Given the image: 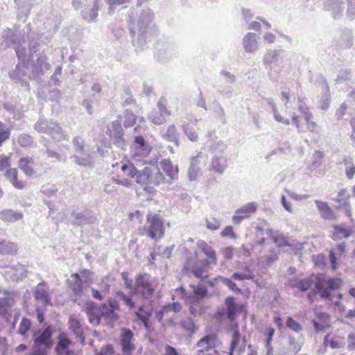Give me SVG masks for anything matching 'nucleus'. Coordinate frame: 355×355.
<instances>
[{
    "instance_id": "obj_14",
    "label": "nucleus",
    "mask_w": 355,
    "mask_h": 355,
    "mask_svg": "<svg viewBox=\"0 0 355 355\" xmlns=\"http://www.w3.org/2000/svg\"><path fill=\"white\" fill-rule=\"evenodd\" d=\"M334 42L337 49H350L353 45V35L352 31L347 28L340 30L335 35Z\"/></svg>"
},
{
    "instance_id": "obj_12",
    "label": "nucleus",
    "mask_w": 355,
    "mask_h": 355,
    "mask_svg": "<svg viewBox=\"0 0 355 355\" xmlns=\"http://www.w3.org/2000/svg\"><path fill=\"white\" fill-rule=\"evenodd\" d=\"M101 315L108 322H112L119 318L117 311L119 310V303L115 299L110 298L107 302L103 303L101 306Z\"/></svg>"
},
{
    "instance_id": "obj_19",
    "label": "nucleus",
    "mask_w": 355,
    "mask_h": 355,
    "mask_svg": "<svg viewBox=\"0 0 355 355\" xmlns=\"http://www.w3.org/2000/svg\"><path fill=\"white\" fill-rule=\"evenodd\" d=\"M259 37L254 33H248L242 40V45L247 53L254 54L259 49Z\"/></svg>"
},
{
    "instance_id": "obj_43",
    "label": "nucleus",
    "mask_w": 355,
    "mask_h": 355,
    "mask_svg": "<svg viewBox=\"0 0 355 355\" xmlns=\"http://www.w3.org/2000/svg\"><path fill=\"white\" fill-rule=\"evenodd\" d=\"M182 129L186 137L192 142L198 141V135L195 128L189 123L184 122L181 125Z\"/></svg>"
},
{
    "instance_id": "obj_3",
    "label": "nucleus",
    "mask_w": 355,
    "mask_h": 355,
    "mask_svg": "<svg viewBox=\"0 0 355 355\" xmlns=\"http://www.w3.org/2000/svg\"><path fill=\"white\" fill-rule=\"evenodd\" d=\"M343 284L342 279L332 277L327 279L325 274L318 273L315 277V288L323 299L331 300V291L339 289Z\"/></svg>"
},
{
    "instance_id": "obj_51",
    "label": "nucleus",
    "mask_w": 355,
    "mask_h": 355,
    "mask_svg": "<svg viewBox=\"0 0 355 355\" xmlns=\"http://www.w3.org/2000/svg\"><path fill=\"white\" fill-rule=\"evenodd\" d=\"M240 339H241V335H240L239 331L238 329V327H236V328L234 331V333L232 335V339L230 346L229 355H233L234 349L236 348V347L238 346V345L240 342Z\"/></svg>"
},
{
    "instance_id": "obj_11",
    "label": "nucleus",
    "mask_w": 355,
    "mask_h": 355,
    "mask_svg": "<svg viewBox=\"0 0 355 355\" xmlns=\"http://www.w3.org/2000/svg\"><path fill=\"white\" fill-rule=\"evenodd\" d=\"M71 340L67 333L60 331L57 336V343L54 348L55 355H77L76 352L70 349Z\"/></svg>"
},
{
    "instance_id": "obj_10",
    "label": "nucleus",
    "mask_w": 355,
    "mask_h": 355,
    "mask_svg": "<svg viewBox=\"0 0 355 355\" xmlns=\"http://www.w3.org/2000/svg\"><path fill=\"white\" fill-rule=\"evenodd\" d=\"M112 144L118 148L125 150L128 143L123 138L124 131L121 127V123L116 120L112 123L111 128L107 130Z\"/></svg>"
},
{
    "instance_id": "obj_33",
    "label": "nucleus",
    "mask_w": 355,
    "mask_h": 355,
    "mask_svg": "<svg viewBox=\"0 0 355 355\" xmlns=\"http://www.w3.org/2000/svg\"><path fill=\"white\" fill-rule=\"evenodd\" d=\"M227 166V159L223 155H214L211 162V169L219 174H222Z\"/></svg>"
},
{
    "instance_id": "obj_28",
    "label": "nucleus",
    "mask_w": 355,
    "mask_h": 355,
    "mask_svg": "<svg viewBox=\"0 0 355 355\" xmlns=\"http://www.w3.org/2000/svg\"><path fill=\"white\" fill-rule=\"evenodd\" d=\"M313 279L311 277L303 279L291 278L289 279V285L292 288H297L302 292H306L313 284Z\"/></svg>"
},
{
    "instance_id": "obj_25",
    "label": "nucleus",
    "mask_w": 355,
    "mask_h": 355,
    "mask_svg": "<svg viewBox=\"0 0 355 355\" xmlns=\"http://www.w3.org/2000/svg\"><path fill=\"white\" fill-rule=\"evenodd\" d=\"M218 336L216 334H207L201 338L196 344V346L202 348L209 352L211 349H215L217 347Z\"/></svg>"
},
{
    "instance_id": "obj_49",
    "label": "nucleus",
    "mask_w": 355,
    "mask_h": 355,
    "mask_svg": "<svg viewBox=\"0 0 355 355\" xmlns=\"http://www.w3.org/2000/svg\"><path fill=\"white\" fill-rule=\"evenodd\" d=\"M180 324L183 329L189 331L191 334L195 333L196 331V327L191 318L183 319L180 321Z\"/></svg>"
},
{
    "instance_id": "obj_1",
    "label": "nucleus",
    "mask_w": 355,
    "mask_h": 355,
    "mask_svg": "<svg viewBox=\"0 0 355 355\" xmlns=\"http://www.w3.org/2000/svg\"><path fill=\"white\" fill-rule=\"evenodd\" d=\"M154 17L153 12L149 8L141 10L137 26H130V31L132 37V44L141 46L146 43L150 35V24Z\"/></svg>"
},
{
    "instance_id": "obj_59",
    "label": "nucleus",
    "mask_w": 355,
    "mask_h": 355,
    "mask_svg": "<svg viewBox=\"0 0 355 355\" xmlns=\"http://www.w3.org/2000/svg\"><path fill=\"white\" fill-rule=\"evenodd\" d=\"M299 104H298V110L300 113L303 115L305 120H308L309 119H312V114L309 112V109L302 100L298 97Z\"/></svg>"
},
{
    "instance_id": "obj_64",
    "label": "nucleus",
    "mask_w": 355,
    "mask_h": 355,
    "mask_svg": "<svg viewBox=\"0 0 355 355\" xmlns=\"http://www.w3.org/2000/svg\"><path fill=\"white\" fill-rule=\"evenodd\" d=\"M352 76V72L350 69H343L339 71L336 81L341 83L349 80Z\"/></svg>"
},
{
    "instance_id": "obj_30",
    "label": "nucleus",
    "mask_w": 355,
    "mask_h": 355,
    "mask_svg": "<svg viewBox=\"0 0 355 355\" xmlns=\"http://www.w3.org/2000/svg\"><path fill=\"white\" fill-rule=\"evenodd\" d=\"M201 153H198L196 156L190 158V164L188 170V178L190 181H194L197 179L200 168V157Z\"/></svg>"
},
{
    "instance_id": "obj_47",
    "label": "nucleus",
    "mask_w": 355,
    "mask_h": 355,
    "mask_svg": "<svg viewBox=\"0 0 355 355\" xmlns=\"http://www.w3.org/2000/svg\"><path fill=\"white\" fill-rule=\"evenodd\" d=\"M226 145L221 141H214L209 148V151L216 155H222L226 150Z\"/></svg>"
},
{
    "instance_id": "obj_7",
    "label": "nucleus",
    "mask_w": 355,
    "mask_h": 355,
    "mask_svg": "<svg viewBox=\"0 0 355 355\" xmlns=\"http://www.w3.org/2000/svg\"><path fill=\"white\" fill-rule=\"evenodd\" d=\"M155 292L149 280V275L146 273L139 274L135 279V283L133 287V293L141 297L149 300Z\"/></svg>"
},
{
    "instance_id": "obj_34",
    "label": "nucleus",
    "mask_w": 355,
    "mask_h": 355,
    "mask_svg": "<svg viewBox=\"0 0 355 355\" xmlns=\"http://www.w3.org/2000/svg\"><path fill=\"white\" fill-rule=\"evenodd\" d=\"M5 176L12 185L18 189H22L25 187L26 183L22 180L17 179V168H9L5 173Z\"/></svg>"
},
{
    "instance_id": "obj_56",
    "label": "nucleus",
    "mask_w": 355,
    "mask_h": 355,
    "mask_svg": "<svg viewBox=\"0 0 355 355\" xmlns=\"http://www.w3.org/2000/svg\"><path fill=\"white\" fill-rule=\"evenodd\" d=\"M272 240L274 243L279 248H284L286 247H291V244L287 238L283 235L273 236Z\"/></svg>"
},
{
    "instance_id": "obj_63",
    "label": "nucleus",
    "mask_w": 355,
    "mask_h": 355,
    "mask_svg": "<svg viewBox=\"0 0 355 355\" xmlns=\"http://www.w3.org/2000/svg\"><path fill=\"white\" fill-rule=\"evenodd\" d=\"M347 8L346 10L347 17L352 20L355 17V0H346Z\"/></svg>"
},
{
    "instance_id": "obj_45",
    "label": "nucleus",
    "mask_w": 355,
    "mask_h": 355,
    "mask_svg": "<svg viewBox=\"0 0 355 355\" xmlns=\"http://www.w3.org/2000/svg\"><path fill=\"white\" fill-rule=\"evenodd\" d=\"M75 280L71 284V288L74 294L77 296H80L83 291V281L78 273L73 275Z\"/></svg>"
},
{
    "instance_id": "obj_15",
    "label": "nucleus",
    "mask_w": 355,
    "mask_h": 355,
    "mask_svg": "<svg viewBox=\"0 0 355 355\" xmlns=\"http://www.w3.org/2000/svg\"><path fill=\"white\" fill-rule=\"evenodd\" d=\"M226 306V318L230 321L235 320L237 313H242L245 311V305L243 303L237 304L236 298L232 296H228L225 300Z\"/></svg>"
},
{
    "instance_id": "obj_26",
    "label": "nucleus",
    "mask_w": 355,
    "mask_h": 355,
    "mask_svg": "<svg viewBox=\"0 0 355 355\" xmlns=\"http://www.w3.org/2000/svg\"><path fill=\"white\" fill-rule=\"evenodd\" d=\"M6 273L12 281H19L26 277L27 270L24 265L17 263L8 267Z\"/></svg>"
},
{
    "instance_id": "obj_24",
    "label": "nucleus",
    "mask_w": 355,
    "mask_h": 355,
    "mask_svg": "<svg viewBox=\"0 0 355 355\" xmlns=\"http://www.w3.org/2000/svg\"><path fill=\"white\" fill-rule=\"evenodd\" d=\"M45 287L46 283L44 282L38 284L33 291V296L36 300L41 302L43 305H51V297Z\"/></svg>"
},
{
    "instance_id": "obj_17",
    "label": "nucleus",
    "mask_w": 355,
    "mask_h": 355,
    "mask_svg": "<svg viewBox=\"0 0 355 355\" xmlns=\"http://www.w3.org/2000/svg\"><path fill=\"white\" fill-rule=\"evenodd\" d=\"M71 216L74 218L73 224L78 226L92 225L94 224L96 220L95 214L89 209H85L81 212L73 211L71 213Z\"/></svg>"
},
{
    "instance_id": "obj_37",
    "label": "nucleus",
    "mask_w": 355,
    "mask_h": 355,
    "mask_svg": "<svg viewBox=\"0 0 355 355\" xmlns=\"http://www.w3.org/2000/svg\"><path fill=\"white\" fill-rule=\"evenodd\" d=\"M151 179L150 182V187H146L145 189L146 191L148 192H151L153 189V185H159L162 182H164V175L162 173L160 172L159 168L154 167L151 168Z\"/></svg>"
},
{
    "instance_id": "obj_4",
    "label": "nucleus",
    "mask_w": 355,
    "mask_h": 355,
    "mask_svg": "<svg viewBox=\"0 0 355 355\" xmlns=\"http://www.w3.org/2000/svg\"><path fill=\"white\" fill-rule=\"evenodd\" d=\"M146 223L148 224L139 230L140 234H147L148 237L155 241L163 236L164 227L163 220L159 214H148Z\"/></svg>"
},
{
    "instance_id": "obj_5",
    "label": "nucleus",
    "mask_w": 355,
    "mask_h": 355,
    "mask_svg": "<svg viewBox=\"0 0 355 355\" xmlns=\"http://www.w3.org/2000/svg\"><path fill=\"white\" fill-rule=\"evenodd\" d=\"M34 129L40 132L49 135L52 139L60 141L65 139L64 135L59 125L44 116H40L34 125Z\"/></svg>"
},
{
    "instance_id": "obj_57",
    "label": "nucleus",
    "mask_w": 355,
    "mask_h": 355,
    "mask_svg": "<svg viewBox=\"0 0 355 355\" xmlns=\"http://www.w3.org/2000/svg\"><path fill=\"white\" fill-rule=\"evenodd\" d=\"M290 351L295 354L298 353L302 349V345L298 343L295 336L289 335L288 337Z\"/></svg>"
},
{
    "instance_id": "obj_60",
    "label": "nucleus",
    "mask_w": 355,
    "mask_h": 355,
    "mask_svg": "<svg viewBox=\"0 0 355 355\" xmlns=\"http://www.w3.org/2000/svg\"><path fill=\"white\" fill-rule=\"evenodd\" d=\"M286 326L291 330L295 332H300L302 330V325L296 320H295L292 317H287Z\"/></svg>"
},
{
    "instance_id": "obj_42",
    "label": "nucleus",
    "mask_w": 355,
    "mask_h": 355,
    "mask_svg": "<svg viewBox=\"0 0 355 355\" xmlns=\"http://www.w3.org/2000/svg\"><path fill=\"white\" fill-rule=\"evenodd\" d=\"M282 53V50H268L263 57L264 64L271 65L277 62Z\"/></svg>"
},
{
    "instance_id": "obj_62",
    "label": "nucleus",
    "mask_w": 355,
    "mask_h": 355,
    "mask_svg": "<svg viewBox=\"0 0 355 355\" xmlns=\"http://www.w3.org/2000/svg\"><path fill=\"white\" fill-rule=\"evenodd\" d=\"M10 135V129L3 123L0 121V146L9 138Z\"/></svg>"
},
{
    "instance_id": "obj_20",
    "label": "nucleus",
    "mask_w": 355,
    "mask_h": 355,
    "mask_svg": "<svg viewBox=\"0 0 355 355\" xmlns=\"http://www.w3.org/2000/svg\"><path fill=\"white\" fill-rule=\"evenodd\" d=\"M316 79L321 85V87L323 90V94L322 95L319 103V107L322 110H327L329 108L331 102L329 84L324 77L322 75H318Z\"/></svg>"
},
{
    "instance_id": "obj_23",
    "label": "nucleus",
    "mask_w": 355,
    "mask_h": 355,
    "mask_svg": "<svg viewBox=\"0 0 355 355\" xmlns=\"http://www.w3.org/2000/svg\"><path fill=\"white\" fill-rule=\"evenodd\" d=\"M89 322L94 325H98L101 322V309L94 302H87L84 308Z\"/></svg>"
},
{
    "instance_id": "obj_52",
    "label": "nucleus",
    "mask_w": 355,
    "mask_h": 355,
    "mask_svg": "<svg viewBox=\"0 0 355 355\" xmlns=\"http://www.w3.org/2000/svg\"><path fill=\"white\" fill-rule=\"evenodd\" d=\"M166 117L158 111H152L149 115V119L155 125H162L166 121Z\"/></svg>"
},
{
    "instance_id": "obj_22",
    "label": "nucleus",
    "mask_w": 355,
    "mask_h": 355,
    "mask_svg": "<svg viewBox=\"0 0 355 355\" xmlns=\"http://www.w3.org/2000/svg\"><path fill=\"white\" fill-rule=\"evenodd\" d=\"M2 38L5 42L6 47H16L18 44H21L25 42L24 36L17 35L12 29L6 28L3 31Z\"/></svg>"
},
{
    "instance_id": "obj_36",
    "label": "nucleus",
    "mask_w": 355,
    "mask_h": 355,
    "mask_svg": "<svg viewBox=\"0 0 355 355\" xmlns=\"http://www.w3.org/2000/svg\"><path fill=\"white\" fill-rule=\"evenodd\" d=\"M151 168L144 167L141 171L137 170V175H135V180L137 184L150 187V182L151 179Z\"/></svg>"
},
{
    "instance_id": "obj_53",
    "label": "nucleus",
    "mask_w": 355,
    "mask_h": 355,
    "mask_svg": "<svg viewBox=\"0 0 355 355\" xmlns=\"http://www.w3.org/2000/svg\"><path fill=\"white\" fill-rule=\"evenodd\" d=\"M31 327V322L27 318H23L18 329V333L23 336H25Z\"/></svg>"
},
{
    "instance_id": "obj_29",
    "label": "nucleus",
    "mask_w": 355,
    "mask_h": 355,
    "mask_svg": "<svg viewBox=\"0 0 355 355\" xmlns=\"http://www.w3.org/2000/svg\"><path fill=\"white\" fill-rule=\"evenodd\" d=\"M69 327L70 330L75 335L76 338L82 344H84L85 341V337L80 322L76 318L71 317L69 320Z\"/></svg>"
},
{
    "instance_id": "obj_44",
    "label": "nucleus",
    "mask_w": 355,
    "mask_h": 355,
    "mask_svg": "<svg viewBox=\"0 0 355 355\" xmlns=\"http://www.w3.org/2000/svg\"><path fill=\"white\" fill-rule=\"evenodd\" d=\"M343 164L345 166L346 177L349 180L353 179L355 175V165L353 162L352 158L349 156H346L343 159Z\"/></svg>"
},
{
    "instance_id": "obj_54",
    "label": "nucleus",
    "mask_w": 355,
    "mask_h": 355,
    "mask_svg": "<svg viewBox=\"0 0 355 355\" xmlns=\"http://www.w3.org/2000/svg\"><path fill=\"white\" fill-rule=\"evenodd\" d=\"M17 142L21 147L26 148L33 145V139L29 135L22 134L18 137Z\"/></svg>"
},
{
    "instance_id": "obj_9",
    "label": "nucleus",
    "mask_w": 355,
    "mask_h": 355,
    "mask_svg": "<svg viewBox=\"0 0 355 355\" xmlns=\"http://www.w3.org/2000/svg\"><path fill=\"white\" fill-rule=\"evenodd\" d=\"M155 56L159 61H168L175 58L178 54V49L175 44L171 41H159L155 46Z\"/></svg>"
},
{
    "instance_id": "obj_55",
    "label": "nucleus",
    "mask_w": 355,
    "mask_h": 355,
    "mask_svg": "<svg viewBox=\"0 0 355 355\" xmlns=\"http://www.w3.org/2000/svg\"><path fill=\"white\" fill-rule=\"evenodd\" d=\"M166 104V100L164 98H160L157 103V106L159 114L168 117L171 115V112L168 110Z\"/></svg>"
},
{
    "instance_id": "obj_58",
    "label": "nucleus",
    "mask_w": 355,
    "mask_h": 355,
    "mask_svg": "<svg viewBox=\"0 0 355 355\" xmlns=\"http://www.w3.org/2000/svg\"><path fill=\"white\" fill-rule=\"evenodd\" d=\"M15 51L16 55L19 60V62H25L27 57V52L25 47L21 44H18L16 47L13 48Z\"/></svg>"
},
{
    "instance_id": "obj_13",
    "label": "nucleus",
    "mask_w": 355,
    "mask_h": 355,
    "mask_svg": "<svg viewBox=\"0 0 355 355\" xmlns=\"http://www.w3.org/2000/svg\"><path fill=\"white\" fill-rule=\"evenodd\" d=\"M135 336L130 329H122L120 336V346L123 355H132L135 350Z\"/></svg>"
},
{
    "instance_id": "obj_61",
    "label": "nucleus",
    "mask_w": 355,
    "mask_h": 355,
    "mask_svg": "<svg viewBox=\"0 0 355 355\" xmlns=\"http://www.w3.org/2000/svg\"><path fill=\"white\" fill-rule=\"evenodd\" d=\"M116 297L120 298L130 309L135 307V303L132 302L130 297L128 296L125 293L119 291L116 293Z\"/></svg>"
},
{
    "instance_id": "obj_46",
    "label": "nucleus",
    "mask_w": 355,
    "mask_h": 355,
    "mask_svg": "<svg viewBox=\"0 0 355 355\" xmlns=\"http://www.w3.org/2000/svg\"><path fill=\"white\" fill-rule=\"evenodd\" d=\"M17 252V246L9 241H0V254H12Z\"/></svg>"
},
{
    "instance_id": "obj_27",
    "label": "nucleus",
    "mask_w": 355,
    "mask_h": 355,
    "mask_svg": "<svg viewBox=\"0 0 355 355\" xmlns=\"http://www.w3.org/2000/svg\"><path fill=\"white\" fill-rule=\"evenodd\" d=\"M132 148L143 157L148 156L151 150L150 146L141 135L135 137Z\"/></svg>"
},
{
    "instance_id": "obj_39",
    "label": "nucleus",
    "mask_w": 355,
    "mask_h": 355,
    "mask_svg": "<svg viewBox=\"0 0 355 355\" xmlns=\"http://www.w3.org/2000/svg\"><path fill=\"white\" fill-rule=\"evenodd\" d=\"M334 231L332 234L331 237L334 240L340 239L343 237L347 238L352 233L351 228L347 227L344 224L335 225L334 227Z\"/></svg>"
},
{
    "instance_id": "obj_16",
    "label": "nucleus",
    "mask_w": 355,
    "mask_h": 355,
    "mask_svg": "<svg viewBox=\"0 0 355 355\" xmlns=\"http://www.w3.org/2000/svg\"><path fill=\"white\" fill-rule=\"evenodd\" d=\"M323 10L330 12L334 19H340L343 16L345 4L341 0H325Z\"/></svg>"
},
{
    "instance_id": "obj_50",
    "label": "nucleus",
    "mask_w": 355,
    "mask_h": 355,
    "mask_svg": "<svg viewBox=\"0 0 355 355\" xmlns=\"http://www.w3.org/2000/svg\"><path fill=\"white\" fill-rule=\"evenodd\" d=\"M214 112L216 115V117L223 124H225L227 123L225 111L219 103L216 102L214 103Z\"/></svg>"
},
{
    "instance_id": "obj_31",
    "label": "nucleus",
    "mask_w": 355,
    "mask_h": 355,
    "mask_svg": "<svg viewBox=\"0 0 355 355\" xmlns=\"http://www.w3.org/2000/svg\"><path fill=\"white\" fill-rule=\"evenodd\" d=\"M22 218L23 214L19 211L6 209L0 211V219L6 223H14Z\"/></svg>"
},
{
    "instance_id": "obj_32",
    "label": "nucleus",
    "mask_w": 355,
    "mask_h": 355,
    "mask_svg": "<svg viewBox=\"0 0 355 355\" xmlns=\"http://www.w3.org/2000/svg\"><path fill=\"white\" fill-rule=\"evenodd\" d=\"M315 205L318 209L321 217L324 220H333L335 218L334 211L326 202L319 200H315Z\"/></svg>"
},
{
    "instance_id": "obj_48",
    "label": "nucleus",
    "mask_w": 355,
    "mask_h": 355,
    "mask_svg": "<svg viewBox=\"0 0 355 355\" xmlns=\"http://www.w3.org/2000/svg\"><path fill=\"white\" fill-rule=\"evenodd\" d=\"M136 115L131 110L126 109L124 112V127L129 128L133 126L136 123Z\"/></svg>"
},
{
    "instance_id": "obj_2",
    "label": "nucleus",
    "mask_w": 355,
    "mask_h": 355,
    "mask_svg": "<svg viewBox=\"0 0 355 355\" xmlns=\"http://www.w3.org/2000/svg\"><path fill=\"white\" fill-rule=\"evenodd\" d=\"M53 328L50 324L33 331L32 352L29 355H47L53 346Z\"/></svg>"
},
{
    "instance_id": "obj_8",
    "label": "nucleus",
    "mask_w": 355,
    "mask_h": 355,
    "mask_svg": "<svg viewBox=\"0 0 355 355\" xmlns=\"http://www.w3.org/2000/svg\"><path fill=\"white\" fill-rule=\"evenodd\" d=\"M9 78L15 84H19L26 90H30L29 80L31 79L28 65L25 62H19L15 68L8 73Z\"/></svg>"
},
{
    "instance_id": "obj_35",
    "label": "nucleus",
    "mask_w": 355,
    "mask_h": 355,
    "mask_svg": "<svg viewBox=\"0 0 355 355\" xmlns=\"http://www.w3.org/2000/svg\"><path fill=\"white\" fill-rule=\"evenodd\" d=\"M28 37L29 39V49L31 52L36 53L40 50L39 46L44 41L42 40V35L31 32L30 24L27 26Z\"/></svg>"
},
{
    "instance_id": "obj_6",
    "label": "nucleus",
    "mask_w": 355,
    "mask_h": 355,
    "mask_svg": "<svg viewBox=\"0 0 355 355\" xmlns=\"http://www.w3.org/2000/svg\"><path fill=\"white\" fill-rule=\"evenodd\" d=\"M72 143L76 151L80 154L71 156L74 162L78 166L93 167L94 161L92 153L88 149H86L83 139L80 137H76L73 139Z\"/></svg>"
},
{
    "instance_id": "obj_41",
    "label": "nucleus",
    "mask_w": 355,
    "mask_h": 355,
    "mask_svg": "<svg viewBox=\"0 0 355 355\" xmlns=\"http://www.w3.org/2000/svg\"><path fill=\"white\" fill-rule=\"evenodd\" d=\"M160 164L163 171L171 180L175 179L178 176V168L176 166L174 167L170 160L163 159L162 160Z\"/></svg>"
},
{
    "instance_id": "obj_21",
    "label": "nucleus",
    "mask_w": 355,
    "mask_h": 355,
    "mask_svg": "<svg viewBox=\"0 0 355 355\" xmlns=\"http://www.w3.org/2000/svg\"><path fill=\"white\" fill-rule=\"evenodd\" d=\"M257 205L255 202H248L236 209L232 217L234 224L238 225L244 219L248 218L250 214L257 210Z\"/></svg>"
},
{
    "instance_id": "obj_40",
    "label": "nucleus",
    "mask_w": 355,
    "mask_h": 355,
    "mask_svg": "<svg viewBox=\"0 0 355 355\" xmlns=\"http://www.w3.org/2000/svg\"><path fill=\"white\" fill-rule=\"evenodd\" d=\"M197 247L210 259V262H216L215 250L205 241L200 240L197 242Z\"/></svg>"
},
{
    "instance_id": "obj_38",
    "label": "nucleus",
    "mask_w": 355,
    "mask_h": 355,
    "mask_svg": "<svg viewBox=\"0 0 355 355\" xmlns=\"http://www.w3.org/2000/svg\"><path fill=\"white\" fill-rule=\"evenodd\" d=\"M162 137L165 140L174 143L175 146L178 147L180 146L179 135L175 125H170Z\"/></svg>"
},
{
    "instance_id": "obj_18",
    "label": "nucleus",
    "mask_w": 355,
    "mask_h": 355,
    "mask_svg": "<svg viewBox=\"0 0 355 355\" xmlns=\"http://www.w3.org/2000/svg\"><path fill=\"white\" fill-rule=\"evenodd\" d=\"M190 287L192 291L189 292L187 303H200L208 295V290L203 284H191Z\"/></svg>"
}]
</instances>
